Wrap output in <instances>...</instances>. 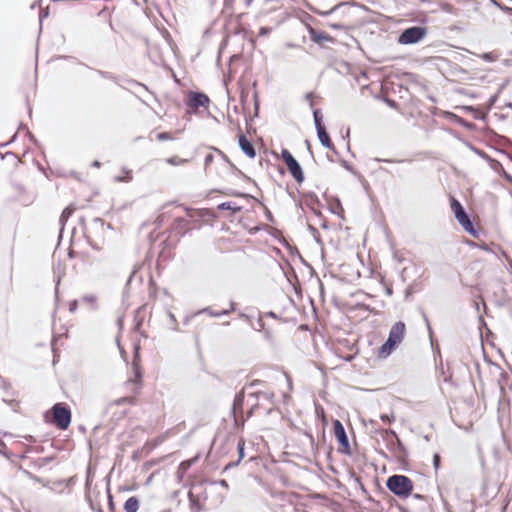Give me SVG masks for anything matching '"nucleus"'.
<instances>
[{"label":"nucleus","instance_id":"f257e3e1","mask_svg":"<svg viewBox=\"0 0 512 512\" xmlns=\"http://www.w3.org/2000/svg\"><path fill=\"white\" fill-rule=\"evenodd\" d=\"M406 325L403 321L394 323L389 331L387 340L378 349L380 358H387L401 344L404 339Z\"/></svg>","mask_w":512,"mask_h":512},{"label":"nucleus","instance_id":"f03ea898","mask_svg":"<svg viewBox=\"0 0 512 512\" xmlns=\"http://www.w3.org/2000/svg\"><path fill=\"white\" fill-rule=\"evenodd\" d=\"M45 421L55 425L60 430H66L71 423V410L70 407L63 402L55 403L50 411L44 414Z\"/></svg>","mask_w":512,"mask_h":512},{"label":"nucleus","instance_id":"7ed1b4c3","mask_svg":"<svg viewBox=\"0 0 512 512\" xmlns=\"http://www.w3.org/2000/svg\"><path fill=\"white\" fill-rule=\"evenodd\" d=\"M381 436L396 460L402 465L407 464L409 452L400 440L398 434L392 429H383L381 430Z\"/></svg>","mask_w":512,"mask_h":512},{"label":"nucleus","instance_id":"20e7f679","mask_svg":"<svg viewBox=\"0 0 512 512\" xmlns=\"http://www.w3.org/2000/svg\"><path fill=\"white\" fill-rule=\"evenodd\" d=\"M387 489L395 496L406 499L413 493V482L412 480L402 474H394L386 479Z\"/></svg>","mask_w":512,"mask_h":512},{"label":"nucleus","instance_id":"39448f33","mask_svg":"<svg viewBox=\"0 0 512 512\" xmlns=\"http://www.w3.org/2000/svg\"><path fill=\"white\" fill-rule=\"evenodd\" d=\"M428 29L424 26H411L401 31L398 36V43L402 45H413L421 42L427 35Z\"/></svg>","mask_w":512,"mask_h":512},{"label":"nucleus","instance_id":"423d86ee","mask_svg":"<svg viewBox=\"0 0 512 512\" xmlns=\"http://www.w3.org/2000/svg\"><path fill=\"white\" fill-rule=\"evenodd\" d=\"M281 158H282L283 162L286 164L287 169H288L289 173L291 174V176L293 177V179L297 183L301 184L304 181L305 176H304V172H303V169H302L300 163L295 159V157L291 154V152L286 148H283L281 150Z\"/></svg>","mask_w":512,"mask_h":512},{"label":"nucleus","instance_id":"0eeeda50","mask_svg":"<svg viewBox=\"0 0 512 512\" xmlns=\"http://www.w3.org/2000/svg\"><path fill=\"white\" fill-rule=\"evenodd\" d=\"M333 430L335 438L339 444V452L350 456L352 454V449L350 446L346 430L340 420L335 419L333 421Z\"/></svg>","mask_w":512,"mask_h":512},{"label":"nucleus","instance_id":"6e6552de","mask_svg":"<svg viewBox=\"0 0 512 512\" xmlns=\"http://www.w3.org/2000/svg\"><path fill=\"white\" fill-rule=\"evenodd\" d=\"M210 104L209 97L200 91H190L188 93V112L195 113L200 107L207 108Z\"/></svg>","mask_w":512,"mask_h":512},{"label":"nucleus","instance_id":"1a4fd4ad","mask_svg":"<svg viewBox=\"0 0 512 512\" xmlns=\"http://www.w3.org/2000/svg\"><path fill=\"white\" fill-rule=\"evenodd\" d=\"M238 145L248 158L253 159L256 157V150L253 143L243 133L238 134Z\"/></svg>","mask_w":512,"mask_h":512},{"label":"nucleus","instance_id":"9d476101","mask_svg":"<svg viewBox=\"0 0 512 512\" xmlns=\"http://www.w3.org/2000/svg\"><path fill=\"white\" fill-rule=\"evenodd\" d=\"M132 372L134 375V380H130L136 384H141L142 381V369L140 366V354H139V346L134 347V358L132 361Z\"/></svg>","mask_w":512,"mask_h":512},{"label":"nucleus","instance_id":"9b49d317","mask_svg":"<svg viewBox=\"0 0 512 512\" xmlns=\"http://www.w3.org/2000/svg\"><path fill=\"white\" fill-rule=\"evenodd\" d=\"M316 133H317V137H318L321 145L324 148L331 150L334 154L338 155V151H337L336 147L334 146V144L330 138V135L326 130V127L316 130Z\"/></svg>","mask_w":512,"mask_h":512},{"label":"nucleus","instance_id":"f8f14e48","mask_svg":"<svg viewBox=\"0 0 512 512\" xmlns=\"http://www.w3.org/2000/svg\"><path fill=\"white\" fill-rule=\"evenodd\" d=\"M450 208L457 221L468 215L463 205L455 197H450Z\"/></svg>","mask_w":512,"mask_h":512},{"label":"nucleus","instance_id":"ddd939ff","mask_svg":"<svg viewBox=\"0 0 512 512\" xmlns=\"http://www.w3.org/2000/svg\"><path fill=\"white\" fill-rule=\"evenodd\" d=\"M458 223L462 226L465 232L470 234L473 237L479 236V231L475 228L474 223L470 219V216L467 215L464 218L458 220Z\"/></svg>","mask_w":512,"mask_h":512},{"label":"nucleus","instance_id":"4468645a","mask_svg":"<svg viewBox=\"0 0 512 512\" xmlns=\"http://www.w3.org/2000/svg\"><path fill=\"white\" fill-rule=\"evenodd\" d=\"M309 35H310L311 40L318 44H320L324 41L333 42V38L324 31H317L314 29H310Z\"/></svg>","mask_w":512,"mask_h":512},{"label":"nucleus","instance_id":"2eb2a0df","mask_svg":"<svg viewBox=\"0 0 512 512\" xmlns=\"http://www.w3.org/2000/svg\"><path fill=\"white\" fill-rule=\"evenodd\" d=\"M244 391H240L235 395L233 405H232V413L236 417V413H243V405H244Z\"/></svg>","mask_w":512,"mask_h":512},{"label":"nucleus","instance_id":"dca6fc26","mask_svg":"<svg viewBox=\"0 0 512 512\" xmlns=\"http://www.w3.org/2000/svg\"><path fill=\"white\" fill-rule=\"evenodd\" d=\"M187 225H188V221L185 218L178 217L173 222L172 230L175 233L183 236L185 234V232H186Z\"/></svg>","mask_w":512,"mask_h":512},{"label":"nucleus","instance_id":"f3484780","mask_svg":"<svg viewBox=\"0 0 512 512\" xmlns=\"http://www.w3.org/2000/svg\"><path fill=\"white\" fill-rule=\"evenodd\" d=\"M306 204L311 209V211L315 214L320 216V212L315 209V205H318L320 203L318 196L314 192H308L306 195Z\"/></svg>","mask_w":512,"mask_h":512},{"label":"nucleus","instance_id":"a211bd4d","mask_svg":"<svg viewBox=\"0 0 512 512\" xmlns=\"http://www.w3.org/2000/svg\"><path fill=\"white\" fill-rule=\"evenodd\" d=\"M139 509V499L136 496L129 497L124 503L125 512H137Z\"/></svg>","mask_w":512,"mask_h":512},{"label":"nucleus","instance_id":"6ab92c4d","mask_svg":"<svg viewBox=\"0 0 512 512\" xmlns=\"http://www.w3.org/2000/svg\"><path fill=\"white\" fill-rule=\"evenodd\" d=\"M217 208L219 210H229L233 214H236L241 211L242 207L238 206L235 202L228 201V202H222L220 203Z\"/></svg>","mask_w":512,"mask_h":512},{"label":"nucleus","instance_id":"aec40b11","mask_svg":"<svg viewBox=\"0 0 512 512\" xmlns=\"http://www.w3.org/2000/svg\"><path fill=\"white\" fill-rule=\"evenodd\" d=\"M313 119L316 130L320 128H325V125L323 123V115L320 109L313 110Z\"/></svg>","mask_w":512,"mask_h":512},{"label":"nucleus","instance_id":"412c9836","mask_svg":"<svg viewBox=\"0 0 512 512\" xmlns=\"http://www.w3.org/2000/svg\"><path fill=\"white\" fill-rule=\"evenodd\" d=\"M75 208L73 205L67 206L60 215V223L64 225V223L71 217V215L74 213Z\"/></svg>","mask_w":512,"mask_h":512},{"label":"nucleus","instance_id":"4be33fe9","mask_svg":"<svg viewBox=\"0 0 512 512\" xmlns=\"http://www.w3.org/2000/svg\"><path fill=\"white\" fill-rule=\"evenodd\" d=\"M487 163L489 164L490 168L499 175L504 171L502 164L492 157L488 159Z\"/></svg>","mask_w":512,"mask_h":512},{"label":"nucleus","instance_id":"5701e85b","mask_svg":"<svg viewBox=\"0 0 512 512\" xmlns=\"http://www.w3.org/2000/svg\"><path fill=\"white\" fill-rule=\"evenodd\" d=\"M188 498L190 501V508L192 512H199L201 510V505L199 501L195 498L194 494L190 491L188 493Z\"/></svg>","mask_w":512,"mask_h":512},{"label":"nucleus","instance_id":"b1692460","mask_svg":"<svg viewBox=\"0 0 512 512\" xmlns=\"http://www.w3.org/2000/svg\"><path fill=\"white\" fill-rule=\"evenodd\" d=\"M329 209L333 214L336 215H341L343 213V207L338 198L330 204Z\"/></svg>","mask_w":512,"mask_h":512},{"label":"nucleus","instance_id":"393cba45","mask_svg":"<svg viewBox=\"0 0 512 512\" xmlns=\"http://www.w3.org/2000/svg\"><path fill=\"white\" fill-rule=\"evenodd\" d=\"M100 77L104 78V79H107V80H111V81H114V82H117L118 80V77L111 73V72H108V71H103V70H100V69H93Z\"/></svg>","mask_w":512,"mask_h":512},{"label":"nucleus","instance_id":"a878e982","mask_svg":"<svg viewBox=\"0 0 512 512\" xmlns=\"http://www.w3.org/2000/svg\"><path fill=\"white\" fill-rule=\"evenodd\" d=\"M82 301L88 303L92 306L93 309H97V297L93 294H87L82 297Z\"/></svg>","mask_w":512,"mask_h":512},{"label":"nucleus","instance_id":"bb28decb","mask_svg":"<svg viewBox=\"0 0 512 512\" xmlns=\"http://www.w3.org/2000/svg\"><path fill=\"white\" fill-rule=\"evenodd\" d=\"M237 451H238V460L242 461L245 457V440L244 438H240L237 442Z\"/></svg>","mask_w":512,"mask_h":512},{"label":"nucleus","instance_id":"cd10ccee","mask_svg":"<svg viewBox=\"0 0 512 512\" xmlns=\"http://www.w3.org/2000/svg\"><path fill=\"white\" fill-rule=\"evenodd\" d=\"M190 465H191V464H190L189 462H187V461H183V462H181V463H180V465H179V469H178V471H177V474H178L179 479H181V478H182L183 473H184L187 469H189Z\"/></svg>","mask_w":512,"mask_h":512},{"label":"nucleus","instance_id":"c85d7f7f","mask_svg":"<svg viewBox=\"0 0 512 512\" xmlns=\"http://www.w3.org/2000/svg\"><path fill=\"white\" fill-rule=\"evenodd\" d=\"M471 150L476 154L478 155L479 157H481L482 159L486 160L488 162V159H490L491 157L485 153L483 150L477 148V147H474V146H471L470 147Z\"/></svg>","mask_w":512,"mask_h":512},{"label":"nucleus","instance_id":"c756f323","mask_svg":"<svg viewBox=\"0 0 512 512\" xmlns=\"http://www.w3.org/2000/svg\"><path fill=\"white\" fill-rule=\"evenodd\" d=\"M187 161L188 160L178 158L177 156H173V157H170L167 159V163L174 165V166L186 163Z\"/></svg>","mask_w":512,"mask_h":512},{"label":"nucleus","instance_id":"7c9ffc66","mask_svg":"<svg viewBox=\"0 0 512 512\" xmlns=\"http://www.w3.org/2000/svg\"><path fill=\"white\" fill-rule=\"evenodd\" d=\"M92 224L94 226L95 229H101L103 230L104 226H105V221L101 218H94L93 221H92Z\"/></svg>","mask_w":512,"mask_h":512},{"label":"nucleus","instance_id":"2f4dec72","mask_svg":"<svg viewBox=\"0 0 512 512\" xmlns=\"http://www.w3.org/2000/svg\"><path fill=\"white\" fill-rule=\"evenodd\" d=\"M433 467L437 472L441 467V456L438 453L433 455Z\"/></svg>","mask_w":512,"mask_h":512},{"label":"nucleus","instance_id":"473e14b6","mask_svg":"<svg viewBox=\"0 0 512 512\" xmlns=\"http://www.w3.org/2000/svg\"><path fill=\"white\" fill-rule=\"evenodd\" d=\"M157 140L159 141H167L172 140V135L169 132H160L156 136Z\"/></svg>","mask_w":512,"mask_h":512},{"label":"nucleus","instance_id":"72a5a7b5","mask_svg":"<svg viewBox=\"0 0 512 512\" xmlns=\"http://www.w3.org/2000/svg\"><path fill=\"white\" fill-rule=\"evenodd\" d=\"M132 180V175L130 171L126 172L125 176H116L115 181L116 182H129Z\"/></svg>","mask_w":512,"mask_h":512},{"label":"nucleus","instance_id":"f704fd0d","mask_svg":"<svg viewBox=\"0 0 512 512\" xmlns=\"http://www.w3.org/2000/svg\"><path fill=\"white\" fill-rule=\"evenodd\" d=\"M217 312L218 311H214L210 307H205V308L201 309L198 313L208 314L211 317H218V313Z\"/></svg>","mask_w":512,"mask_h":512},{"label":"nucleus","instance_id":"c9c22d12","mask_svg":"<svg viewBox=\"0 0 512 512\" xmlns=\"http://www.w3.org/2000/svg\"><path fill=\"white\" fill-rule=\"evenodd\" d=\"M271 31H272L271 27L262 26L259 29L258 36H260V37L267 36V35H269L271 33Z\"/></svg>","mask_w":512,"mask_h":512},{"label":"nucleus","instance_id":"e433bc0d","mask_svg":"<svg viewBox=\"0 0 512 512\" xmlns=\"http://www.w3.org/2000/svg\"><path fill=\"white\" fill-rule=\"evenodd\" d=\"M88 502H89V506L92 510H96L98 512H103L102 508L100 507L99 504H95L92 499L90 498V496H86Z\"/></svg>","mask_w":512,"mask_h":512},{"label":"nucleus","instance_id":"4c0bfd02","mask_svg":"<svg viewBox=\"0 0 512 512\" xmlns=\"http://www.w3.org/2000/svg\"><path fill=\"white\" fill-rule=\"evenodd\" d=\"M380 419L385 423H391L395 420V417L392 413L391 414H382L380 416Z\"/></svg>","mask_w":512,"mask_h":512},{"label":"nucleus","instance_id":"58836bf2","mask_svg":"<svg viewBox=\"0 0 512 512\" xmlns=\"http://www.w3.org/2000/svg\"><path fill=\"white\" fill-rule=\"evenodd\" d=\"M225 194L229 195V196H234V197H249L250 196L248 194L233 191V190H229V191L225 192Z\"/></svg>","mask_w":512,"mask_h":512},{"label":"nucleus","instance_id":"ea45409f","mask_svg":"<svg viewBox=\"0 0 512 512\" xmlns=\"http://www.w3.org/2000/svg\"><path fill=\"white\" fill-rule=\"evenodd\" d=\"M340 164H341V166H342L343 168H345L347 171H349V172H353V167H352V165H351L348 161H346V160H344V159H340Z\"/></svg>","mask_w":512,"mask_h":512},{"label":"nucleus","instance_id":"a19ab883","mask_svg":"<svg viewBox=\"0 0 512 512\" xmlns=\"http://www.w3.org/2000/svg\"><path fill=\"white\" fill-rule=\"evenodd\" d=\"M107 493H108V507H109V510L110 511H114L115 504H114L113 497H112L109 489H108Z\"/></svg>","mask_w":512,"mask_h":512},{"label":"nucleus","instance_id":"79ce46f5","mask_svg":"<svg viewBox=\"0 0 512 512\" xmlns=\"http://www.w3.org/2000/svg\"><path fill=\"white\" fill-rule=\"evenodd\" d=\"M423 319L426 323V326H427V329H428V332H429V336H430V339H431V342L433 343L432 341V335H433V331H432V328L430 326V323H429V320H428V317L426 316V314L423 313Z\"/></svg>","mask_w":512,"mask_h":512},{"label":"nucleus","instance_id":"37998d69","mask_svg":"<svg viewBox=\"0 0 512 512\" xmlns=\"http://www.w3.org/2000/svg\"><path fill=\"white\" fill-rule=\"evenodd\" d=\"M264 321L262 319V316H260L257 320V327H253V329L257 330V331H261L264 329Z\"/></svg>","mask_w":512,"mask_h":512},{"label":"nucleus","instance_id":"c03bdc74","mask_svg":"<svg viewBox=\"0 0 512 512\" xmlns=\"http://www.w3.org/2000/svg\"><path fill=\"white\" fill-rule=\"evenodd\" d=\"M78 308V301L77 300H72L70 301L69 303V311L71 313H74Z\"/></svg>","mask_w":512,"mask_h":512},{"label":"nucleus","instance_id":"a18cd8bd","mask_svg":"<svg viewBox=\"0 0 512 512\" xmlns=\"http://www.w3.org/2000/svg\"><path fill=\"white\" fill-rule=\"evenodd\" d=\"M240 462H241V461H240V460H238V459H237L236 461L229 462V463L224 467V471H227V470H229V469H231V468H234V467L238 466V465L240 464Z\"/></svg>","mask_w":512,"mask_h":512},{"label":"nucleus","instance_id":"49530a36","mask_svg":"<svg viewBox=\"0 0 512 512\" xmlns=\"http://www.w3.org/2000/svg\"><path fill=\"white\" fill-rule=\"evenodd\" d=\"M214 160V156L213 154L211 153H208L206 156H205V160H204V163H205V167H208Z\"/></svg>","mask_w":512,"mask_h":512},{"label":"nucleus","instance_id":"de8ad7c7","mask_svg":"<svg viewBox=\"0 0 512 512\" xmlns=\"http://www.w3.org/2000/svg\"><path fill=\"white\" fill-rule=\"evenodd\" d=\"M356 482L359 484V487H360V490L364 493V494H368V491L367 489L365 488V486L363 485V483L361 482V479L360 477H356L355 478Z\"/></svg>","mask_w":512,"mask_h":512},{"label":"nucleus","instance_id":"09e8293b","mask_svg":"<svg viewBox=\"0 0 512 512\" xmlns=\"http://www.w3.org/2000/svg\"><path fill=\"white\" fill-rule=\"evenodd\" d=\"M501 177H503L507 182L512 184V176L506 172L505 170L500 174Z\"/></svg>","mask_w":512,"mask_h":512},{"label":"nucleus","instance_id":"8fccbe9b","mask_svg":"<svg viewBox=\"0 0 512 512\" xmlns=\"http://www.w3.org/2000/svg\"><path fill=\"white\" fill-rule=\"evenodd\" d=\"M60 281H61L60 276H57V278L55 280V282H56V284H55V298H56V300L58 299V292H59Z\"/></svg>","mask_w":512,"mask_h":512},{"label":"nucleus","instance_id":"3c124183","mask_svg":"<svg viewBox=\"0 0 512 512\" xmlns=\"http://www.w3.org/2000/svg\"><path fill=\"white\" fill-rule=\"evenodd\" d=\"M377 162H384V163H394V162H404L405 160H393V159H380L376 158Z\"/></svg>","mask_w":512,"mask_h":512},{"label":"nucleus","instance_id":"603ef678","mask_svg":"<svg viewBox=\"0 0 512 512\" xmlns=\"http://www.w3.org/2000/svg\"><path fill=\"white\" fill-rule=\"evenodd\" d=\"M13 188L18 193L24 192V187L21 184H19V183H14L13 184Z\"/></svg>","mask_w":512,"mask_h":512},{"label":"nucleus","instance_id":"864d4df0","mask_svg":"<svg viewBox=\"0 0 512 512\" xmlns=\"http://www.w3.org/2000/svg\"><path fill=\"white\" fill-rule=\"evenodd\" d=\"M258 407V404L255 403L251 406V408L247 411V418H250L253 414L255 409Z\"/></svg>","mask_w":512,"mask_h":512},{"label":"nucleus","instance_id":"5fc2aeb1","mask_svg":"<svg viewBox=\"0 0 512 512\" xmlns=\"http://www.w3.org/2000/svg\"><path fill=\"white\" fill-rule=\"evenodd\" d=\"M3 456L10 460L11 462H13V458L16 457L15 454L9 452L8 450L3 454Z\"/></svg>","mask_w":512,"mask_h":512},{"label":"nucleus","instance_id":"6e6d98bb","mask_svg":"<svg viewBox=\"0 0 512 512\" xmlns=\"http://www.w3.org/2000/svg\"><path fill=\"white\" fill-rule=\"evenodd\" d=\"M238 316H239V318L244 319V320H246L247 322H250V321H251V316H250V315H248V314H246V313L240 312V313L238 314Z\"/></svg>","mask_w":512,"mask_h":512},{"label":"nucleus","instance_id":"4d7b16f0","mask_svg":"<svg viewBox=\"0 0 512 512\" xmlns=\"http://www.w3.org/2000/svg\"><path fill=\"white\" fill-rule=\"evenodd\" d=\"M7 451L6 444L0 439V454L3 455Z\"/></svg>","mask_w":512,"mask_h":512},{"label":"nucleus","instance_id":"13d9d810","mask_svg":"<svg viewBox=\"0 0 512 512\" xmlns=\"http://www.w3.org/2000/svg\"><path fill=\"white\" fill-rule=\"evenodd\" d=\"M129 82L131 84L135 85V86H139V87H142L145 90H148V87L146 85H144V84H142V83H140V82H138L136 80H130Z\"/></svg>","mask_w":512,"mask_h":512},{"label":"nucleus","instance_id":"bf43d9fd","mask_svg":"<svg viewBox=\"0 0 512 512\" xmlns=\"http://www.w3.org/2000/svg\"><path fill=\"white\" fill-rule=\"evenodd\" d=\"M214 150H215L217 153H219V155H221V157H222L226 162H228L229 164H231V165H232V163L229 161L228 157H227V156H226V155H225L221 150H219V149H217V148H214Z\"/></svg>","mask_w":512,"mask_h":512},{"label":"nucleus","instance_id":"052dcab7","mask_svg":"<svg viewBox=\"0 0 512 512\" xmlns=\"http://www.w3.org/2000/svg\"><path fill=\"white\" fill-rule=\"evenodd\" d=\"M265 215H266V219H267L269 222H271V223H273V222H274L273 215H272V213H271L268 209H266Z\"/></svg>","mask_w":512,"mask_h":512},{"label":"nucleus","instance_id":"680f3d73","mask_svg":"<svg viewBox=\"0 0 512 512\" xmlns=\"http://www.w3.org/2000/svg\"><path fill=\"white\" fill-rule=\"evenodd\" d=\"M305 98H306L307 100H309V105H310V107H313V102H312L313 92H308V93H306Z\"/></svg>","mask_w":512,"mask_h":512},{"label":"nucleus","instance_id":"e2e57ef3","mask_svg":"<svg viewBox=\"0 0 512 512\" xmlns=\"http://www.w3.org/2000/svg\"><path fill=\"white\" fill-rule=\"evenodd\" d=\"M263 316H264V317L274 318V319H277V318H278V316L276 315V313H275V312H273V311L266 312Z\"/></svg>","mask_w":512,"mask_h":512},{"label":"nucleus","instance_id":"0e129e2a","mask_svg":"<svg viewBox=\"0 0 512 512\" xmlns=\"http://www.w3.org/2000/svg\"><path fill=\"white\" fill-rule=\"evenodd\" d=\"M308 230L315 236L316 234H318V231L317 229L312 226V225H308Z\"/></svg>","mask_w":512,"mask_h":512},{"label":"nucleus","instance_id":"69168bd1","mask_svg":"<svg viewBox=\"0 0 512 512\" xmlns=\"http://www.w3.org/2000/svg\"><path fill=\"white\" fill-rule=\"evenodd\" d=\"M218 483H219L220 486H222V487H224L226 489L229 487L227 481L224 480V479L219 480Z\"/></svg>","mask_w":512,"mask_h":512},{"label":"nucleus","instance_id":"338daca9","mask_svg":"<svg viewBox=\"0 0 512 512\" xmlns=\"http://www.w3.org/2000/svg\"><path fill=\"white\" fill-rule=\"evenodd\" d=\"M235 310H236V303L231 301L230 302V307H229L228 311H229V313H231V312H233Z\"/></svg>","mask_w":512,"mask_h":512},{"label":"nucleus","instance_id":"774afa93","mask_svg":"<svg viewBox=\"0 0 512 512\" xmlns=\"http://www.w3.org/2000/svg\"><path fill=\"white\" fill-rule=\"evenodd\" d=\"M217 313H218V317L230 314L228 309H224V310L218 311Z\"/></svg>","mask_w":512,"mask_h":512}]
</instances>
